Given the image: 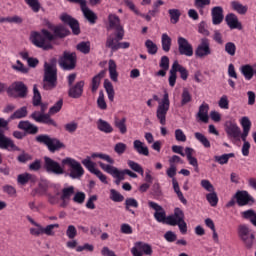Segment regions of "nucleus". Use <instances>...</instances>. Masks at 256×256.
<instances>
[{"instance_id":"nucleus-39","label":"nucleus","mask_w":256,"mask_h":256,"mask_svg":"<svg viewBox=\"0 0 256 256\" xmlns=\"http://www.w3.org/2000/svg\"><path fill=\"white\" fill-rule=\"evenodd\" d=\"M127 118H122L121 120L119 119H115L114 121V125L115 127L119 130V132L121 133V135H125V133H127Z\"/></svg>"},{"instance_id":"nucleus-60","label":"nucleus","mask_w":256,"mask_h":256,"mask_svg":"<svg viewBox=\"0 0 256 256\" xmlns=\"http://www.w3.org/2000/svg\"><path fill=\"white\" fill-rule=\"evenodd\" d=\"M170 87H175V83H177V70L175 67H171L170 76L168 78Z\"/></svg>"},{"instance_id":"nucleus-38","label":"nucleus","mask_w":256,"mask_h":256,"mask_svg":"<svg viewBox=\"0 0 256 256\" xmlns=\"http://www.w3.org/2000/svg\"><path fill=\"white\" fill-rule=\"evenodd\" d=\"M104 89L106 90L109 101H113L115 99V89L109 79L104 80Z\"/></svg>"},{"instance_id":"nucleus-14","label":"nucleus","mask_w":256,"mask_h":256,"mask_svg":"<svg viewBox=\"0 0 256 256\" xmlns=\"http://www.w3.org/2000/svg\"><path fill=\"white\" fill-rule=\"evenodd\" d=\"M82 165H84V167H86V169H88L90 173H93V175H96V177H98V179L102 183H104L105 185L109 183L107 181V176H105V174H103L101 170L95 168V162L91 161V157L87 156L86 159L82 160Z\"/></svg>"},{"instance_id":"nucleus-52","label":"nucleus","mask_w":256,"mask_h":256,"mask_svg":"<svg viewBox=\"0 0 256 256\" xmlns=\"http://www.w3.org/2000/svg\"><path fill=\"white\" fill-rule=\"evenodd\" d=\"M206 199L211 207H217V203H219V198L217 197V192H215V190L207 194Z\"/></svg>"},{"instance_id":"nucleus-21","label":"nucleus","mask_w":256,"mask_h":256,"mask_svg":"<svg viewBox=\"0 0 256 256\" xmlns=\"http://www.w3.org/2000/svg\"><path fill=\"white\" fill-rule=\"evenodd\" d=\"M106 47L111 51H119V49H129L131 44L129 42H117L113 36H108L106 40Z\"/></svg>"},{"instance_id":"nucleus-24","label":"nucleus","mask_w":256,"mask_h":256,"mask_svg":"<svg viewBox=\"0 0 256 256\" xmlns=\"http://www.w3.org/2000/svg\"><path fill=\"white\" fill-rule=\"evenodd\" d=\"M225 21L230 29H243V25L239 22V18L234 13H229L225 16Z\"/></svg>"},{"instance_id":"nucleus-46","label":"nucleus","mask_w":256,"mask_h":256,"mask_svg":"<svg viewBox=\"0 0 256 256\" xmlns=\"http://www.w3.org/2000/svg\"><path fill=\"white\" fill-rule=\"evenodd\" d=\"M145 47L149 55H157V51H159V47H157L153 40H146Z\"/></svg>"},{"instance_id":"nucleus-26","label":"nucleus","mask_w":256,"mask_h":256,"mask_svg":"<svg viewBox=\"0 0 256 256\" xmlns=\"http://www.w3.org/2000/svg\"><path fill=\"white\" fill-rule=\"evenodd\" d=\"M166 225H170L171 227H175L178 225L180 233H182V235H185V233H187V222H185V220L177 222V220H175L173 217H167Z\"/></svg>"},{"instance_id":"nucleus-47","label":"nucleus","mask_w":256,"mask_h":256,"mask_svg":"<svg viewBox=\"0 0 256 256\" xmlns=\"http://www.w3.org/2000/svg\"><path fill=\"white\" fill-rule=\"evenodd\" d=\"M168 13L170 15V21L173 25L179 23V18L181 17V11L179 9H169Z\"/></svg>"},{"instance_id":"nucleus-1","label":"nucleus","mask_w":256,"mask_h":256,"mask_svg":"<svg viewBox=\"0 0 256 256\" xmlns=\"http://www.w3.org/2000/svg\"><path fill=\"white\" fill-rule=\"evenodd\" d=\"M53 31L54 35L46 29H42L41 32H32L30 35V41L35 45V47H38V49L49 51L53 49V45L47 41H55L57 37L59 39H65L67 35H71V31L63 25L54 27Z\"/></svg>"},{"instance_id":"nucleus-8","label":"nucleus","mask_w":256,"mask_h":256,"mask_svg":"<svg viewBox=\"0 0 256 256\" xmlns=\"http://www.w3.org/2000/svg\"><path fill=\"white\" fill-rule=\"evenodd\" d=\"M238 237L246 249H253V245H255V234L251 232V229L247 225L241 224L238 226Z\"/></svg>"},{"instance_id":"nucleus-41","label":"nucleus","mask_w":256,"mask_h":256,"mask_svg":"<svg viewBox=\"0 0 256 256\" xmlns=\"http://www.w3.org/2000/svg\"><path fill=\"white\" fill-rule=\"evenodd\" d=\"M75 194V187L70 186L68 188L62 189V195L60 197L61 201H69L71 196Z\"/></svg>"},{"instance_id":"nucleus-23","label":"nucleus","mask_w":256,"mask_h":256,"mask_svg":"<svg viewBox=\"0 0 256 256\" xmlns=\"http://www.w3.org/2000/svg\"><path fill=\"white\" fill-rule=\"evenodd\" d=\"M211 15L213 25H221L223 23V19H225V16L223 15V7L221 6L213 7Z\"/></svg>"},{"instance_id":"nucleus-18","label":"nucleus","mask_w":256,"mask_h":256,"mask_svg":"<svg viewBox=\"0 0 256 256\" xmlns=\"http://www.w3.org/2000/svg\"><path fill=\"white\" fill-rule=\"evenodd\" d=\"M131 253L133 256H143V254L152 255L153 248H151V245L145 242H136L135 246L131 250Z\"/></svg>"},{"instance_id":"nucleus-58","label":"nucleus","mask_w":256,"mask_h":256,"mask_svg":"<svg viewBox=\"0 0 256 256\" xmlns=\"http://www.w3.org/2000/svg\"><path fill=\"white\" fill-rule=\"evenodd\" d=\"M128 166L130 167V169H132V171H135V173H139L140 175H143V173H144L143 167H141V165H139V163H137L133 160H129Z\"/></svg>"},{"instance_id":"nucleus-61","label":"nucleus","mask_w":256,"mask_h":256,"mask_svg":"<svg viewBox=\"0 0 256 256\" xmlns=\"http://www.w3.org/2000/svg\"><path fill=\"white\" fill-rule=\"evenodd\" d=\"M62 108H63V99H60L57 101V103L54 104V106H52L49 109V114L55 115V113H59Z\"/></svg>"},{"instance_id":"nucleus-40","label":"nucleus","mask_w":256,"mask_h":256,"mask_svg":"<svg viewBox=\"0 0 256 256\" xmlns=\"http://www.w3.org/2000/svg\"><path fill=\"white\" fill-rule=\"evenodd\" d=\"M231 7L234 11L239 13V15H246V13L249 9L247 6L241 4L240 2H237V1H232Z\"/></svg>"},{"instance_id":"nucleus-62","label":"nucleus","mask_w":256,"mask_h":256,"mask_svg":"<svg viewBox=\"0 0 256 256\" xmlns=\"http://www.w3.org/2000/svg\"><path fill=\"white\" fill-rule=\"evenodd\" d=\"M77 127H79V124L75 121L69 122L64 125V129L68 133H75V131H77Z\"/></svg>"},{"instance_id":"nucleus-19","label":"nucleus","mask_w":256,"mask_h":256,"mask_svg":"<svg viewBox=\"0 0 256 256\" xmlns=\"http://www.w3.org/2000/svg\"><path fill=\"white\" fill-rule=\"evenodd\" d=\"M178 52L185 57H193V45L186 38H178Z\"/></svg>"},{"instance_id":"nucleus-12","label":"nucleus","mask_w":256,"mask_h":256,"mask_svg":"<svg viewBox=\"0 0 256 256\" xmlns=\"http://www.w3.org/2000/svg\"><path fill=\"white\" fill-rule=\"evenodd\" d=\"M44 169L46 173H53V175H63L65 173L61 164L48 156L44 157Z\"/></svg>"},{"instance_id":"nucleus-3","label":"nucleus","mask_w":256,"mask_h":256,"mask_svg":"<svg viewBox=\"0 0 256 256\" xmlns=\"http://www.w3.org/2000/svg\"><path fill=\"white\" fill-rule=\"evenodd\" d=\"M9 130V120L0 118V149H6L7 151H19V147L15 145V142L11 138L5 136V131Z\"/></svg>"},{"instance_id":"nucleus-50","label":"nucleus","mask_w":256,"mask_h":256,"mask_svg":"<svg viewBox=\"0 0 256 256\" xmlns=\"http://www.w3.org/2000/svg\"><path fill=\"white\" fill-rule=\"evenodd\" d=\"M207 5H211V0H194V6L201 15H203V9H205Z\"/></svg>"},{"instance_id":"nucleus-13","label":"nucleus","mask_w":256,"mask_h":256,"mask_svg":"<svg viewBox=\"0 0 256 256\" xmlns=\"http://www.w3.org/2000/svg\"><path fill=\"white\" fill-rule=\"evenodd\" d=\"M98 165L103 171H105V173H108V175H111L112 177L121 181H125V170H119V168L111 164H105L103 162H98Z\"/></svg>"},{"instance_id":"nucleus-36","label":"nucleus","mask_w":256,"mask_h":256,"mask_svg":"<svg viewBox=\"0 0 256 256\" xmlns=\"http://www.w3.org/2000/svg\"><path fill=\"white\" fill-rule=\"evenodd\" d=\"M171 44L172 39L170 38L169 34L164 33L161 37V45H162V51L165 53H169L171 51Z\"/></svg>"},{"instance_id":"nucleus-7","label":"nucleus","mask_w":256,"mask_h":256,"mask_svg":"<svg viewBox=\"0 0 256 256\" xmlns=\"http://www.w3.org/2000/svg\"><path fill=\"white\" fill-rule=\"evenodd\" d=\"M58 64L64 71H73L77 67V53L64 51Z\"/></svg>"},{"instance_id":"nucleus-5","label":"nucleus","mask_w":256,"mask_h":256,"mask_svg":"<svg viewBox=\"0 0 256 256\" xmlns=\"http://www.w3.org/2000/svg\"><path fill=\"white\" fill-rule=\"evenodd\" d=\"M35 141L37 143H41L42 145H46L50 153H55V151L65 149L63 142L59 141L57 138H51V136L47 134H40L36 136Z\"/></svg>"},{"instance_id":"nucleus-25","label":"nucleus","mask_w":256,"mask_h":256,"mask_svg":"<svg viewBox=\"0 0 256 256\" xmlns=\"http://www.w3.org/2000/svg\"><path fill=\"white\" fill-rule=\"evenodd\" d=\"M196 117L202 121V123H209V104H201Z\"/></svg>"},{"instance_id":"nucleus-32","label":"nucleus","mask_w":256,"mask_h":256,"mask_svg":"<svg viewBox=\"0 0 256 256\" xmlns=\"http://www.w3.org/2000/svg\"><path fill=\"white\" fill-rule=\"evenodd\" d=\"M28 115L27 107L23 106L20 109H17L10 117L8 118L9 121H15V119H25Z\"/></svg>"},{"instance_id":"nucleus-20","label":"nucleus","mask_w":256,"mask_h":256,"mask_svg":"<svg viewBox=\"0 0 256 256\" xmlns=\"http://www.w3.org/2000/svg\"><path fill=\"white\" fill-rule=\"evenodd\" d=\"M234 199H236V203L239 207H245V205H249L250 202L255 203V199L245 190L237 191L234 195Z\"/></svg>"},{"instance_id":"nucleus-15","label":"nucleus","mask_w":256,"mask_h":256,"mask_svg":"<svg viewBox=\"0 0 256 256\" xmlns=\"http://www.w3.org/2000/svg\"><path fill=\"white\" fill-rule=\"evenodd\" d=\"M195 55L196 57H199V59L211 55V44L209 43V39L201 38L200 43L195 50Z\"/></svg>"},{"instance_id":"nucleus-54","label":"nucleus","mask_w":256,"mask_h":256,"mask_svg":"<svg viewBox=\"0 0 256 256\" xmlns=\"http://www.w3.org/2000/svg\"><path fill=\"white\" fill-rule=\"evenodd\" d=\"M167 217H173L176 222L185 221V213L183 212V210H181V208H175L174 215H170Z\"/></svg>"},{"instance_id":"nucleus-48","label":"nucleus","mask_w":256,"mask_h":256,"mask_svg":"<svg viewBox=\"0 0 256 256\" xmlns=\"http://www.w3.org/2000/svg\"><path fill=\"white\" fill-rule=\"evenodd\" d=\"M12 69L18 73H22L23 75H27V73H29V68L25 67V65L21 63L20 60H17L16 64L12 65Z\"/></svg>"},{"instance_id":"nucleus-43","label":"nucleus","mask_w":256,"mask_h":256,"mask_svg":"<svg viewBox=\"0 0 256 256\" xmlns=\"http://www.w3.org/2000/svg\"><path fill=\"white\" fill-rule=\"evenodd\" d=\"M243 219H249L250 223L256 227V213L255 210L249 209L242 212Z\"/></svg>"},{"instance_id":"nucleus-16","label":"nucleus","mask_w":256,"mask_h":256,"mask_svg":"<svg viewBox=\"0 0 256 256\" xmlns=\"http://www.w3.org/2000/svg\"><path fill=\"white\" fill-rule=\"evenodd\" d=\"M60 20L65 23V25H68L70 29L72 30L73 35H79L81 33V28L79 27V21L73 16L64 13L60 16Z\"/></svg>"},{"instance_id":"nucleus-45","label":"nucleus","mask_w":256,"mask_h":256,"mask_svg":"<svg viewBox=\"0 0 256 256\" xmlns=\"http://www.w3.org/2000/svg\"><path fill=\"white\" fill-rule=\"evenodd\" d=\"M33 106L39 107L41 105V92H39V88H37V84L33 85Z\"/></svg>"},{"instance_id":"nucleus-33","label":"nucleus","mask_w":256,"mask_h":256,"mask_svg":"<svg viewBox=\"0 0 256 256\" xmlns=\"http://www.w3.org/2000/svg\"><path fill=\"white\" fill-rule=\"evenodd\" d=\"M240 71L247 81H251V79H253V75H255L253 66L249 64L241 66Z\"/></svg>"},{"instance_id":"nucleus-10","label":"nucleus","mask_w":256,"mask_h":256,"mask_svg":"<svg viewBox=\"0 0 256 256\" xmlns=\"http://www.w3.org/2000/svg\"><path fill=\"white\" fill-rule=\"evenodd\" d=\"M170 101L169 93L165 92L163 99L159 102L156 110V117L160 121V125H166L167 123V111H169Z\"/></svg>"},{"instance_id":"nucleus-53","label":"nucleus","mask_w":256,"mask_h":256,"mask_svg":"<svg viewBox=\"0 0 256 256\" xmlns=\"http://www.w3.org/2000/svg\"><path fill=\"white\" fill-rule=\"evenodd\" d=\"M225 52L227 55H230V57H235V53H237V46L233 42H227L225 44Z\"/></svg>"},{"instance_id":"nucleus-29","label":"nucleus","mask_w":256,"mask_h":256,"mask_svg":"<svg viewBox=\"0 0 256 256\" xmlns=\"http://www.w3.org/2000/svg\"><path fill=\"white\" fill-rule=\"evenodd\" d=\"M226 133L229 137H233V139H237V137H241V128L237 126V124H233L231 122L226 124Z\"/></svg>"},{"instance_id":"nucleus-44","label":"nucleus","mask_w":256,"mask_h":256,"mask_svg":"<svg viewBox=\"0 0 256 256\" xmlns=\"http://www.w3.org/2000/svg\"><path fill=\"white\" fill-rule=\"evenodd\" d=\"M17 181L20 183V185H27L29 181H35V176L29 173L19 174Z\"/></svg>"},{"instance_id":"nucleus-57","label":"nucleus","mask_w":256,"mask_h":256,"mask_svg":"<svg viewBox=\"0 0 256 256\" xmlns=\"http://www.w3.org/2000/svg\"><path fill=\"white\" fill-rule=\"evenodd\" d=\"M53 229H59V224L47 225L45 228H42V233L50 237H53V235H55V232L53 231Z\"/></svg>"},{"instance_id":"nucleus-35","label":"nucleus","mask_w":256,"mask_h":256,"mask_svg":"<svg viewBox=\"0 0 256 256\" xmlns=\"http://www.w3.org/2000/svg\"><path fill=\"white\" fill-rule=\"evenodd\" d=\"M97 129L102 133H113V126L103 119L97 121Z\"/></svg>"},{"instance_id":"nucleus-59","label":"nucleus","mask_w":256,"mask_h":256,"mask_svg":"<svg viewBox=\"0 0 256 256\" xmlns=\"http://www.w3.org/2000/svg\"><path fill=\"white\" fill-rule=\"evenodd\" d=\"M110 193H111L110 199L113 200L114 203H121V201L125 199V197H123V195H121V193H119L115 189H111Z\"/></svg>"},{"instance_id":"nucleus-31","label":"nucleus","mask_w":256,"mask_h":256,"mask_svg":"<svg viewBox=\"0 0 256 256\" xmlns=\"http://www.w3.org/2000/svg\"><path fill=\"white\" fill-rule=\"evenodd\" d=\"M172 67L175 68L176 73H180V77L183 81H187L188 77H189V71L187 70V68H185L184 66H182L181 64H179V61L175 60L172 64Z\"/></svg>"},{"instance_id":"nucleus-42","label":"nucleus","mask_w":256,"mask_h":256,"mask_svg":"<svg viewBox=\"0 0 256 256\" xmlns=\"http://www.w3.org/2000/svg\"><path fill=\"white\" fill-rule=\"evenodd\" d=\"M77 51H80V53H83L84 55H88V53L91 52V42L83 41L76 45Z\"/></svg>"},{"instance_id":"nucleus-34","label":"nucleus","mask_w":256,"mask_h":256,"mask_svg":"<svg viewBox=\"0 0 256 256\" xmlns=\"http://www.w3.org/2000/svg\"><path fill=\"white\" fill-rule=\"evenodd\" d=\"M108 65H109L108 71L110 73V79L115 83H117L119 73H117V64L115 63V60H109Z\"/></svg>"},{"instance_id":"nucleus-64","label":"nucleus","mask_w":256,"mask_h":256,"mask_svg":"<svg viewBox=\"0 0 256 256\" xmlns=\"http://www.w3.org/2000/svg\"><path fill=\"white\" fill-rule=\"evenodd\" d=\"M66 235L68 239H75V237H77V228L73 225H69L66 230Z\"/></svg>"},{"instance_id":"nucleus-11","label":"nucleus","mask_w":256,"mask_h":256,"mask_svg":"<svg viewBox=\"0 0 256 256\" xmlns=\"http://www.w3.org/2000/svg\"><path fill=\"white\" fill-rule=\"evenodd\" d=\"M62 163L63 165H70L71 171L69 177H71V179H81L85 174V170L83 169V166H81V163L73 158L63 159Z\"/></svg>"},{"instance_id":"nucleus-37","label":"nucleus","mask_w":256,"mask_h":256,"mask_svg":"<svg viewBox=\"0 0 256 256\" xmlns=\"http://www.w3.org/2000/svg\"><path fill=\"white\" fill-rule=\"evenodd\" d=\"M172 184L174 192L176 193L178 199L181 201V203H183V205H187V199L185 198V196H183V192H181V188L179 187V182H177V179L173 178Z\"/></svg>"},{"instance_id":"nucleus-9","label":"nucleus","mask_w":256,"mask_h":256,"mask_svg":"<svg viewBox=\"0 0 256 256\" xmlns=\"http://www.w3.org/2000/svg\"><path fill=\"white\" fill-rule=\"evenodd\" d=\"M108 23L109 27L108 29H115V40L116 43H119V41H123V38L125 37V29L121 25V19L119 16L115 14H109L108 16Z\"/></svg>"},{"instance_id":"nucleus-63","label":"nucleus","mask_w":256,"mask_h":256,"mask_svg":"<svg viewBox=\"0 0 256 256\" xmlns=\"http://www.w3.org/2000/svg\"><path fill=\"white\" fill-rule=\"evenodd\" d=\"M125 206L127 211H131V209L129 208L134 207L135 209H137V207H139V202H137L135 198H127L125 200Z\"/></svg>"},{"instance_id":"nucleus-17","label":"nucleus","mask_w":256,"mask_h":256,"mask_svg":"<svg viewBox=\"0 0 256 256\" xmlns=\"http://www.w3.org/2000/svg\"><path fill=\"white\" fill-rule=\"evenodd\" d=\"M148 205L150 209H153L155 211L154 219H156L158 223H167V214L165 213V209H163V206L153 201L148 202Z\"/></svg>"},{"instance_id":"nucleus-4","label":"nucleus","mask_w":256,"mask_h":256,"mask_svg":"<svg viewBox=\"0 0 256 256\" xmlns=\"http://www.w3.org/2000/svg\"><path fill=\"white\" fill-rule=\"evenodd\" d=\"M40 111H34L30 117L36 123H43L44 125H51L52 127H57V122L51 118V115L48 113H45L47 111L48 104L40 102Z\"/></svg>"},{"instance_id":"nucleus-28","label":"nucleus","mask_w":256,"mask_h":256,"mask_svg":"<svg viewBox=\"0 0 256 256\" xmlns=\"http://www.w3.org/2000/svg\"><path fill=\"white\" fill-rule=\"evenodd\" d=\"M105 73H107V71L102 70L92 78V82H91L92 93H97V89H99V87L101 86V79L105 77Z\"/></svg>"},{"instance_id":"nucleus-30","label":"nucleus","mask_w":256,"mask_h":256,"mask_svg":"<svg viewBox=\"0 0 256 256\" xmlns=\"http://www.w3.org/2000/svg\"><path fill=\"white\" fill-rule=\"evenodd\" d=\"M133 146L135 151H137L139 155H144V157H149V148L145 146V144L141 142V140H135L133 142Z\"/></svg>"},{"instance_id":"nucleus-2","label":"nucleus","mask_w":256,"mask_h":256,"mask_svg":"<svg viewBox=\"0 0 256 256\" xmlns=\"http://www.w3.org/2000/svg\"><path fill=\"white\" fill-rule=\"evenodd\" d=\"M42 87L44 91H53L57 87V58H52L50 64L44 63Z\"/></svg>"},{"instance_id":"nucleus-55","label":"nucleus","mask_w":256,"mask_h":256,"mask_svg":"<svg viewBox=\"0 0 256 256\" xmlns=\"http://www.w3.org/2000/svg\"><path fill=\"white\" fill-rule=\"evenodd\" d=\"M181 97H182V100H181L182 107H184V105H187V103H191L192 96L187 88L183 89Z\"/></svg>"},{"instance_id":"nucleus-22","label":"nucleus","mask_w":256,"mask_h":256,"mask_svg":"<svg viewBox=\"0 0 256 256\" xmlns=\"http://www.w3.org/2000/svg\"><path fill=\"white\" fill-rule=\"evenodd\" d=\"M83 87H85V81L81 80L75 85L70 86L68 90V96L72 99H79L83 95Z\"/></svg>"},{"instance_id":"nucleus-6","label":"nucleus","mask_w":256,"mask_h":256,"mask_svg":"<svg viewBox=\"0 0 256 256\" xmlns=\"http://www.w3.org/2000/svg\"><path fill=\"white\" fill-rule=\"evenodd\" d=\"M6 93L9 97H14V99H17V97L25 99L29 93V88L23 81H16L6 89Z\"/></svg>"},{"instance_id":"nucleus-49","label":"nucleus","mask_w":256,"mask_h":256,"mask_svg":"<svg viewBox=\"0 0 256 256\" xmlns=\"http://www.w3.org/2000/svg\"><path fill=\"white\" fill-rule=\"evenodd\" d=\"M97 107L102 111H105V109H107V102L105 101V93L103 92V90L99 91V96L97 99Z\"/></svg>"},{"instance_id":"nucleus-51","label":"nucleus","mask_w":256,"mask_h":256,"mask_svg":"<svg viewBox=\"0 0 256 256\" xmlns=\"http://www.w3.org/2000/svg\"><path fill=\"white\" fill-rule=\"evenodd\" d=\"M195 139H197V141H199L201 144H203L204 147H206L207 149H209V147H211V142H209V139L206 138L205 135H203V133L200 132H196L194 134Z\"/></svg>"},{"instance_id":"nucleus-56","label":"nucleus","mask_w":256,"mask_h":256,"mask_svg":"<svg viewBox=\"0 0 256 256\" xmlns=\"http://www.w3.org/2000/svg\"><path fill=\"white\" fill-rule=\"evenodd\" d=\"M25 3L34 11V13H39V10L41 9V3H39V0H24Z\"/></svg>"},{"instance_id":"nucleus-27","label":"nucleus","mask_w":256,"mask_h":256,"mask_svg":"<svg viewBox=\"0 0 256 256\" xmlns=\"http://www.w3.org/2000/svg\"><path fill=\"white\" fill-rule=\"evenodd\" d=\"M81 11H82L85 19H87V21H89L91 23V25H95V23H97V14H95V12H93V10H91V9H89V7H87V3L81 7Z\"/></svg>"}]
</instances>
